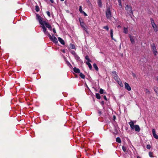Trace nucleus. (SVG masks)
I'll list each match as a JSON object with an SVG mask.
<instances>
[{
  "label": "nucleus",
  "instance_id": "obj_1",
  "mask_svg": "<svg viewBox=\"0 0 158 158\" xmlns=\"http://www.w3.org/2000/svg\"><path fill=\"white\" fill-rule=\"evenodd\" d=\"M36 19L39 21L40 24L41 25V27L43 29V32H45L46 30H47V29L45 26L48 28L50 31H52V26L48 22L46 21H43L41 17L38 14L36 15Z\"/></svg>",
  "mask_w": 158,
  "mask_h": 158
},
{
  "label": "nucleus",
  "instance_id": "obj_2",
  "mask_svg": "<svg viewBox=\"0 0 158 158\" xmlns=\"http://www.w3.org/2000/svg\"><path fill=\"white\" fill-rule=\"evenodd\" d=\"M135 122H134L131 121L129 123V124L130 125V127L132 130H134L135 129V130L136 131L139 132L140 131V128L139 126L138 125H135L134 124Z\"/></svg>",
  "mask_w": 158,
  "mask_h": 158
},
{
  "label": "nucleus",
  "instance_id": "obj_3",
  "mask_svg": "<svg viewBox=\"0 0 158 158\" xmlns=\"http://www.w3.org/2000/svg\"><path fill=\"white\" fill-rule=\"evenodd\" d=\"M44 32L45 34L47 35L49 37L51 41H52L55 43H57L58 42L56 38L55 37H52L47 31V30H46L45 32Z\"/></svg>",
  "mask_w": 158,
  "mask_h": 158
},
{
  "label": "nucleus",
  "instance_id": "obj_4",
  "mask_svg": "<svg viewBox=\"0 0 158 158\" xmlns=\"http://www.w3.org/2000/svg\"><path fill=\"white\" fill-rule=\"evenodd\" d=\"M79 20L81 27L83 28L84 30L86 32H87V29L85 27V24L82 19L81 18H79Z\"/></svg>",
  "mask_w": 158,
  "mask_h": 158
},
{
  "label": "nucleus",
  "instance_id": "obj_5",
  "mask_svg": "<svg viewBox=\"0 0 158 158\" xmlns=\"http://www.w3.org/2000/svg\"><path fill=\"white\" fill-rule=\"evenodd\" d=\"M150 20L152 27L154 30L155 31H158V26L155 24L153 19L152 18H151Z\"/></svg>",
  "mask_w": 158,
  "mask_h": 158
},
{
  "label": "nucleus",
  "instance_id": "obj_6",
  "mask_svg": "<svg viewBox=\"0 0 158 158\" xmlns=\"http://www.w3.org/2000/svg\"><path fill=\"white\" fill-rule=\"evenodd\" d=\"M111 13L110 8H108L106 11V15L108 19H110L111 17Z\"/></svg>",
  "mask_w": 158,
  "mask_h": 158
},
{
  "label": "nucleus",
  "instance_id": "obj_7",
  "mask_svg": "<svg viewBox=\"0 0 158 158\" xmlns=\"http://www.w3.org/2000/svg\"><path fill=\"white\" fill-rule=\"evenodd\" d=\"M125 9L126 10L129 11V13L133 15V13L131 7L130 6H129L128 5H127L125 7Z\"/></svg>",
  "mask_w": 158,
  "mask_h": 158
},
{
  "label": "nucleus",
  "instance_id": "obj_8",
  "mask_svg": "<svg viewBox=\"0 0 158 158\" xmlns=\"http://www.w3.org/2000/svg\"><path fill=\"white\" fill-rule=\"evenodd\" d=\"M124 86L125 89L128 91H131V87L127 83L125 82L124 83Z\"/></svg>",
  "mask_w": 158,
  "mask_h": 158
},
{
  "label": "nucleus",
  "instance_id": "obj_9",
  "mask_svg": "<svg viewBox=\"0 0 158 158\" xmlns=\"http://www.w3.org/2000/svg\"><path fill=\"white\" fill-rule=\"evenodd\" d=\"M152 48L153 50V53L154 55H156L157 52L156 51V46L154 44H153V45L152 46Z\"/></svg>",
  "mask_w": 158,
  "mask_h": 158
},
{
  "label": "nucleus",
  "instance_id": "obj_10",
  "mask_svg": "<svg viewBox=\"0 0 158 158\" xmlns=\"http://www.w3.org/2000/svg\"><path fill=\"white\" fill-rule=\"evenodd\" d=\"M152 131L154 138L156 139H158V135L156 134L155 130L154 129H152Z\"/></svg>",
  "mask_w": 158,
  "mask_h": 158
},
{
  "label": "nucleus",
  "instance_id": "obj_11",
  "mask_svg": "<svg viewBox=\"0 0 158 158\" xmlns=\"http://www.w3.org/2000/svg\"><path fill=\"white\" fill-rule=\"evenodd\" d=\"M58 39L60 43L61 44L63 45L65 44V42L64 40L62 38L60 37H58Z\"/></svg>",
  "mask_w": 158,
  "mask_h": 158
},
{
  "label": "nucleus",
  "instance_id": "obj_12",
  "mask_svg": "<svg viewBox=\"0 0 158 158\" xmlns=\"http://www.w3.org/2000/svg\"><path fill=\"white\" fill-rule=\"evenodd\" d=\"M73 71L76 73H80V70L78 68L74 67L73 69Z\"/></svg>",
  "mask_w": 158,
  "mask_h": 158
},
{
  "label": "nucleus",
  "instance_id": "obj_13",
  "mask_svg": "<svg viewBox=\"0 0 158 158\" xmlns=\"http://www.w3.org/2000/svg\"><path fill=\"white\" fill-rule=\"evenodd\" d=\"M90 62H86V64L87 65H88L90 69L91 70V69H92V65L90 63Z\"/></svg>",
  "mask_w": 158,
  "mask_h": 158
},
{
  "label": "nucleus",
  "instance_id": "obj_14",
  "mask_svg": "<svg viewBox=\"0 0 158 158\" xmlns=\"http://www.w3.org/2000/svg\"><path fill=\"white\" fill-rule=\"evenodd\" d=\"M98 3L100 7H102V5L101 0H98Z\"/></svg>",
  "mask_w": 158,
  "mask_h": 158
},
{
  "label": "nucleus",
  "instance_id": "obj_15",
  "mask_svg": "<svg viewBox=\"0 0 158 158\" xmlns=\"http://www.w3.org/2000/svg\"><path fill=\"white\" fill-rule=\"evenodd\" d=\"M93 67L97 71H98V68L97 65V64L95 63L93 65Z\"/></svg>",
  "mask_w": 158,
  "mask_h": 158
},
{
  "label": "nucleus",
  "instance_id": "obj_16",
  "mask_svg": "<svg viewBox=\"0 0 158 158\" xmlns=\"http://www.w3.org/2000/svg\"><path fill=\"white\" fill-rule=\"evenodd\" d=\"M117 82L120 87H123V84L121 81H117Z\"/></svg>",
  "mask_w": 158,
  "mask_h": 158
},
{
  "label": "nucleus",
  "instance_id": "obj_17",
  "mask_svg": "<svg viewBox=\"0 0 158 158\" xmlns=\"http://www.w3.org/2000/svg\"><path fill=\"white\" fill-rule=\"evenodd\" d=\"M130 38L131 40V42L132 43H134L135 42L133 38V37L131 36L130 35Z\"/></svg>",
  "mask_w": 158,
  "mask_h": 158
},
{
  "label": "nucleus",
  "instance_id": "obj_18",
  "mask_svg": "<svg viewBox=\"0 0 158 158\" xmlns=\"http://www.w3.org/2000/svg\"><path fill=\"white\" fill-rule=\"evenodd\" d=\"M116 141L119 143H120L121 142V140L119 137H117L116 138Z\"/></svg>",
  "mask_w": 158,
  "mask_h": 158
},
{
  "label": "nucleus",
  "instance_id": "obj_19",
  "mask_svg": "<svg viewBox=\"0 0 158 158\" xmlns=\"http://www.w3.org/2000/svg\"><path fill=\"white\" fill-rule=\"evenodd\" d=\"M154 90L156 93L158 95V87H155L154 88Z\"/></svg>",
  "mask_w": 158,
  "mask_h": 158
},
{
  "label": "nucleus",
  "instance_id": "obj_20",
  "mask_svg": "<svg viewBox=\"0 0 158 158\" xmlns=\"http://www.w3.org/2000/svg\"><path fill=\"white\" fill-rule=\"evenodd\" d=\"M80 73V76L82 78L84 79L85 78V75L81 73Z\"/></svg>",
  "mask_w": 158,
  "mask_h": 158
},
{
  "label": "nucleus",
  "instance_id": "obj_21",
  "mask_svg": "<svg viewBox=\"0 0 158 158\" xmlns=\"http://www.w3.org/2000/svg\"><path fill=\"white\" fill-rule=\"evenodd\" d=\"M96 97L98 99H100L101 98V97L100 96V94L98 93H97L96 94Z\"/></svg>",
  "mask_w": 158,
  "mask_h": 158
},
{
  "label": "nucleus",
  "instance_id": "obj_22",
  "mask_svg": "<svg viewBox=\"0 0 158 158\" xmlns=\"http://www.w3.org/2000/svg\"><path fill=\"white\" fill-rule=\"evenodd\" d=\"M149 155L151 157H153V153L151 152H149Z\"/></svg>",
  "mask_w": 158,
  "mask_h": 158
},
{
  "label": "nucleus",
  "instance_id": "obj_23",
  "mask_svg": "<svg viewBox=\"0 0 158 158\" xmlns=\"http://www.w3.org/2000/svg\"><path fill=\"white\" fill-rule=\"evenodd\" d=\"M113 29H111L110 30V34L111 35V37L112 39H113Z\"/></svg>",
  "mask_w": 158,
  "mask_h": 158
},
{
  "label": "nucleus",
  "instance_id": "obj_24",
  "mask_svg": "<svg viewBox=\"0 0 158 158\" xmlns=\"http://www.w3.org/2000/svg\"><path fill=\"white\" fill-rule=\"evenodd\" d=\"M85 59L88 60L87 62H91V60L89 59V57L88 56H86L85 57Z\"/></svg>",
  "mask_w": 158,
  "mask_h": 158
},
{
  "label": "nucleus",
  "instance_id": "obj_25",
  "mask_svg": "<svg viewBox=\"0 0 158 158\" xmlns=\"http://www.w3.org/2000/svg\"><path fill=\"white\" fill-rule=\"evenodd\" d=\"M124 33L127 34L128 32V29L127 28L124 27Z\"/></svg>",
  "mask_w": 158,
  "mask_h": 158
},
{
  "label": "nucleus",
  "instance_id": "obj_26",
  "mask_svg": "<svg viewBox=\"0 0 158 158\" xmlns=\"http://www.w3.org/2000/svg\"><path fill=\"white\" fill-rule=\"evenodd\" d=\"M35 7V10L37 12H38L40 10V8L39 6H36Z\"/></svg>",
  "mask_w": 158,
  "mask_h": 158
},
{
  "label": "nucleus",
  "instance_id": "obj_27",
  "mask_svg": "<svg viewBox=\"0 0 158 158\" xmlns=\"http://www.w3.org/2000/svg\"><path fill=\"white\" fill-rule=\"evenodd\" d=\"M79 10L81 13H82L84 11L82 10L81 6H79Z\"/></svg>",
  "mask_w": 158,
  "mask_h": 158
},
{
  "label": "nucleus",
  "instance_id": "obj_28",
  "mask_svg": "<svg viewBox=\"0 0 158 158\" xmlns=\"http://www.w3.org/2000/svg\"><path fill=\"white\" fill-rule=\"evenodd\" d=\"M75 57L76 60H77L80 61V57L78 56L77 55H76L75 56Z\"/></svg>",
  "mask_w": 158,
  "mask_h": 158
},
{
  "label": "nucleus",
  "instance_id": "obj_29",
  "mask_svg": "<svg viewBox=\"0 0 158 158\" xmlns=\"http://www.w3.org/2000/svg\"><path fill=\"white\" fill-rule=\"evenodd\" d=\"M46 13L49 17H51L50 13L49 11H47L46 12Z\"/></svg>",
  "mask_w": 158,
  "mask_h": 158
},
{
  "label": "nucleus",
  "instance_id": "obj_30",
  "mask_svg": "<svg viewBox=\"0 0 158 158\" xmlns=\"http://www.w3.org/2000/svg\"><path fill=\"white\" fill-rule=\"evenodd\" d=\"M103 28L104 29H106L107 31H108V30H109V27L107 26H104L103 27Z\"/></svg>",
  "mask_w": 158,
  "mask_h": 158
},
{
  "label": "nucleus",
  "instance_id": "obj_31",
  "mask_svg": "<svg viewBox=\"0 0 158 158\" xmlns=\"http://www.w3.org/2000/svg\"><path fill=\"white\" fill-rule=\"evenodd\" d=\"M99 93L101 94H103V90L102 89H101L99 91Z\"/></svg>",
  "mask_w": 158,
  "mask_h": 158
},
{
  "label": "nucleus",
  "instance_id": "obj_32",
  "mask_svg": "<svg viewBox=\"0 0 158 158\" xmlns=\"http://www.w3.org/2000/svg\"><path fill=\"white\" fill-rule=\"evenodd\" d=\"M146 147L148 149H149L151 148V146L150 145L148 144L147 145Z\"/></svg>",
  "mask_w": 158,
  "mask_h": 158
},
{
  "label": "nucleus",
  "instance_id": "obj_33",
  "mask_svg": "<svg viewBox=\"0 0 158 158\" xmlns=\"http://www.w3.org/2000/svg\"><path fill=\"white\" fill-rule=\"evenodd\" d=\"M122 149H123V151L124 152H125L126 151V148L123 147V146L122 147Z\"/></svg>",
  "mask_w": 158,
  "mask_h": 158
},
{
  "label": "nucleus",
  "instance_id": "obj_34",
  "mask_svg": "<svg viewBox=\"0 0 158 158\" xmlns=\"http://www.w3.org/2000/svg\"><path fill=\"white\" fill-rule=\"evenodd\" d=\"M81 14H83L85 16H87V14L84 11H83Z\"/></svg>",
  "mask_w": 158,
  "mask_h": 158
},
{
  "label": "nucleus",
  "instance_id": "obj_35",
  "mask_svg": "<svg viewBox=\"0 0 158 158\" xmlns=\"http://www.w3.org/2000/svg\"><path fill=\"white\" fill-rule=\"evenodd\" d=\"M72 49H74L75 48V46L73 44H72Z\"/></svg>",
  "mask_w": 158,
  "mask_h": 158
},
{
  "label": "nucleus",
  "instance_id": "obj_36",
  "mask_svg": "<svg viewBox=\"0 0 158 158\" xmlns=\"http://www.w3.org/2000/svg\"><path fill=\"white\" fill-rule=\"evenodd\" d=\"M53 31L54 33H56V31L55 28L53 29Z\"/></svg>",
  "mask_w": 158,
  "mask_h": 158
},
{
  "label": "nucleus",
  "instance_id": "obj_37",
  "mask_svg": "<svg viewBox=\"0 0 158 158\" xmlns=\"http://www.w3.org/2000/svg\"><path fill=\"white\" fill-rule=\"evenodd\" d=\"M50 0V2H51L52 3H54V2L53 0Z\"/></svg>",
  "mask_w": 158,
  "mask_h": 158
},
{
  "label": "nucleus",
  "instance_id": "obj_38",
  "mask_svg": "<svg viewBox=\"0 0 158 158\" xmlns=\"http://www.w3.org/2000/svg\"><path fill=\"white\" fill-rule=\"evenodd\" d=\"M119 3V5L120 6H121V7H122V4H121V2H119L118 3Z\"/></svg>",
  "mask_w": 158,
  "mask_h": 158
},
{
  "label": "nucleus",
  "instance_id": "obj_39",
  "mask_svg": "<svg viewBox=\"0 0 158 158\" xmlns=\"http://www.w3.org/2000/svg\"><path fill=\"white\" fill-rule=\"evenodd\" d=\"M68 65H70V66H71V64L69 62H68Z\"/></svg>",
  "mask_w": 158,
  "mask_h": 158
},
{
  "label": "nucleus",
  "instance_id": "obj_40",
  "mask_svg": "<svg viewBox=\"0 0 158 158\" xmlns=\"http://www.w3.org/2000/svg\"><path fill=\"white\" fill-rule=\"evenodd\" d=\"M148 92H149V91H148V90L147 89H146L145 90V92L146 93H147Z\"/></svg>",
  "mask_w": 158,
  "mask_h": 158
},
{
  "label": "nucleus",
  "instance_id": "obj_41",
  "mask_svg": "<svg viewBox=\"0 0 158 158\" xmlns=\"http://www.w3.org/2000/svg\"><path fill=\"white\" fill-rule=\"evenodd\" d=\"M137 158H142L141 157H140V156H137Z\"/></svg>",
  "mask_w": 158,
  "mask_h": 158
},
{
  "label": "nucleus",
  "instance_id": "obj_42",
  "mask_svg": "<svg viewBox=\"0 0 158 158\" xmlns=\"http://www.w3.org/2000/svg\"><path fill=\"white\" fill-rule=\"evenodd\" d=\"M118 3H119V2H121V0H118Z\"/></svg>",
  "mask_w": 158,
  "mask_h": 158
},
{
  "label": "nucleus",
  "instance_id": "obj_43",
  "mask_svg": "<svg viewBox=\"0 0 158 158\" xmlns=\"http://www.w3.org/2000/svg\"><path fill=\"white\" fill-rule=\"evenodd\" d=\"M99 113L100 114H101V112L100 111L99 112Z\"/></svg>",
  "mask_w": 158,
  "mask_h": 158
},
{
  "label": "nucleus",
  "instance_id": "obj_44",
  "mask_svg": "<svg viewBox=\"0 0 158 158\" xmlns=\"http://www.w3.org/2000/svg\"><path fill=\"white\" fill-rule=\"evenodd\" d=\"M102 103H103V104H104V102L103 101L102 102Z\"/></svg>",
  "mask_w": 158,
  "mask_h": 158
},
{
  "label": "nucleus",
  "instance_id": "obj_45",
  "mask_svg": "<svg viewBox=\"0 0 158 158\" xmlns=\"http://www.w3.org/2000/svg\"><path fill=\"white\" fill-rule=\"evenodd\" d=\"M157 81H158V77H157Z\"/></svg>",
  "mask_w": 158,
  "mask_h": 158
},
{
  "label": "nucleus",
  "instance_id": "obj_46",
  "mask_svg": "<svg viewBox=\"0 0 158 158\" xmlns=\"http://www.w3.org/2000/svg\"><path fill=\"white\" fill-rule=\"evenodd\" d=\"M61 1H64V0H60Z\"/></svg>",
  "mask_w": 158,
  "mask_h": 158
},
{
  "label": "nucleus",
  "instance_id": "obj_47",
  "mask_svg": "<svg viewBox=\"0 0 158 158\" xmlns=\"http://www.w3.org/2000/svg\"><path fill=\"white\" fill-rule=\"evenodd\" d=\"M116 78H117V79L118 78V76L117 75L116 76Z\"/></svg>",
  "mask_w": 158,
  "mask_h": 158
},
{
  "label": "nucleus",
  "instance_id": "obj_48",
  "mask_svg": "<svg viewBox=\"0 0 158 158\" xmlns=\"http://www.w3.org/2000/svg\"><path fill=\"white\" fill-rule=\"evenodd\" d=\"M104 98H105V99H106V96H104Z\"/></svg>",
  "mask_w": 158,
  "mask_h": 158
},
{
  "label": "nucleus",
  "instance_id": "obj_49",
  "mask_svg": "<svg viewBox=\"0 0 158 158\" xmlns=\"http://www.w3.org/2000/svg\"><path fill=\"white\" fill-rule=\"evenodd\" d=\"M120 27V26H118V27Z\"/></svg>",
  "mask_w": 158,
  "mask_h": 158
}]
</instances>
